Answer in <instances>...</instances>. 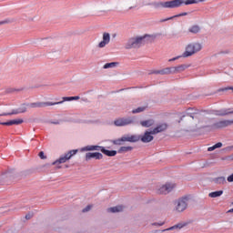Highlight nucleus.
<instances>
[{
    "label": "nucleus",
    "instance_id": "f8f14e48",
    "mask_svg": "<svg viewBox=\"0 0 233 233\" xmlns=\"http://www.w3.org/2000/svg\"><path fill=\"white\" fill-rule=\"evenodd\" d=\"M124 143H137L139 139H141V136L139 135H124Z\"/></svg>",
    "mask_w": 233,
    "mask_h": 233
},
{
    "label": "nucleus",
    "instance_id": "ddd939ff",
    "mask_svg": "<svg viewBox=\"0 0 233 233\" xmlns=\"http://www.w3.org/2000/svg\"><path fill=\"white\" fill-rule=\"evenodd\" d=\"M211 114H213V116H218L220 117H225V116H230V114H233V110L230 111V108H228V109L223 108L220 110H213L211 112Z\"/></svg>",
    "mask_w": 233,
    "mask_h": 233
},
{
    "label": "nucleus",
    "instance_id": "f704fd0d",
    "mask_svg": "<svg viewBox=\"0 0 233 233\" xmlns=\"http://www.w3.org/2000/svg\"><path fill=\"white\" fill-rule=\"evenodd\" d=\"M190 110H192V108H188V109H187V112L186 116H188L189 117H192V119H194V115H195V114H198V113H196V112H190Z\"/></svg>",
    "mask_w": 233,
    "mask_h": 233
},
{
    "label": "nucleus",
    "instance_id": "79ce46f5",
    "mask_svg": "<svg viewBox=\"0 0 233 233\" xmlns=\"http://www.w3.org/2000/svg\"><path fill=\"white\" fill-rule=\"evenodd\" d=\"M215 148H221L223 147V143L218 142L217 144L214 145Z\"/></svg>",
    "mask_w": 233,
    "mask_h": 233
},
{
    "label": "nucleus",
    "instance_id": "49530a36",
    "mask_svg": "<svg viewBox=\"0 0 233 233\" xmlns=\"http://www.w3.org/2000/svg\"><path fill=\"white\" fill-rule=\"evenodd\" d=\"M34 214L28 213L25 215V219H32Z\"/></svg>",
    "mask_w": 233,
    "mask_h": 233
},
{
    "label": "nucleus",
    "instance_id": "4be33fe9",
    "mask_svg": "<svg viewBox=\"0 0 233 233\" xmlns=\"http://www.w3.org/2000/svg\"><path fill=\"white\" fill-rule=\"evenodd\" d=\"M132 150H134V147L127 146V147H121L118 150L117 153L118 154H125L127 152H132Z\"/></svg>",
    "mask_w": 233,
    "mask_h": 233
},
{
    "label": "nucleus",
    "instance_id": "473e14b6",
    "mask_svg": "<svg viewBox=\"0 0 233 233\" xmlns=\"http://www.w3.org/2000/svg\"><path fill=\"white\" fill-rule=\"evenodd\" d=\"M28 104L24 103L21 105V107L18 108V110L20 111V114H25V112H26V106Z\"/></svg>",
    "mask_w": 233,
    "mask_h": 233
},
{
    "label": "nucleus",
    "instance_id": "c9c22d12",
    "mask_svg": "<svg viewBox=\"0 0 233 233\" xmlns=\"http://www.w3.org/2000/svg\"><path fill=\"white\" fill-rule=\"evenodd\" d=\"M160 70H161V76H167V75L170 74L168 67H166V68L160 69Z\"/></svg>",
    "mask_w": 233,
    "mask_h": 233
},
{
    "label": "nucleus",
    "instance_id": "1a4fd4ad",
    "mask_svg": "<svg viewBox=\"0 0 233 233\" xmlns=\"http://www.w3.org/2000/svg\"><path fill=\"white\" fill-rule=\"evenodd\" d=\"M154 135L155 133H152V130L146 131L143 136H140L139 141H142V143H150L154 141Z\"/></svg>",
    "mask_w": 233,
    "mask_h": 233
},
{
    "label": "nucleus",
    "instance_id": "cd10ccee",
    "mask_svg": "<svg viewBox=\"0 0 233 233\" xmlns=\"http://www.w3.org/2000/svg\"><path fill=\"white\" fill-rule=\"evenodd\" d=\"M78 99H80L79 96H64L63 100L58 103H65V101H77Z\"/></svg>",
    "mask_w": 233,
    "mask_h": 233
},
{
    "label": "nucleus",
    "instance_id": "20e7f679",
    "mask_svg": "<svg viewBox=\"0 0 233 233\" xmlns=\"http://www.w3.org/2000/svg\"><path fill=\"white\" fill-rule=\"evenodd\" d=\"M233 125V119L232 120H221L218 122L214 123L211 126H202L201 128H214V129H219V128H227V127H230Z\"/></svg>",
    "mask_w": 233,
    "mask_h": 233
},
{
    "label": "nucleus",
    "instance_id": "dca6fc26",
    "mask_svg": "<svg viewBox=\"0 0 233 233\" xmlns=\"http://www.w3.org/2000/svg\"><path fill=\"white\" fill-rule=\"evenodd\" d=\"M100 152H102V154H105V156H107V157H114L117 156V151L108 150V149L105 148V147H101Z\"/></svg>",
    "mask_w": 233,
    "mask_h": 233
},
{
    "label": "nucleus",
    "instance_id": "aec40b11",
    "mask_svg": "<svg viewBox=\"0 0 233 233\" xmlns=\"http://www.w3.org/2000/svg\"><path fill=\"white\" fill-rule=\"evenodd\" d=\"M185 15H188V13L184 12V13H180V14H178V15H173V16L167 17V18H166V19H161V20L159 21V23H167V21H172V19H176V17H183V16H185Z\"/></svg>",
    "mask_w": 233,
    "mask_h": 233
},
{
    "label": "nucleus",
    "instance_id": "7ed1b4c3",
    "mask_svg": "<svg viewBox=\"0 0 233 233\" xmlns=\"http://www.w3.org/2000/svg\"><path fill=\"white\" fill-rule=\"evenodd\" d=\"M203 48V46L199 43L188 44L186 46V51L182 54V57H190L194 54H198Z\"/></svg>",
    "mask_w": 233,
    "mask_h": 233
},
{
    "label": "nucleus",
    "instance_id": "b1692460",
    "mask_svg": "<svg viewBox=\"0 0 233 233\" xmlns=\"http://www.w3.org/2000/svg\"><path fill=\"white\" fill-rule=\"evenodd\" d=\"M111 143L113 145H116L118 147H121L122 145H125V138L121 137L120 138L111 140Z\"/></svg>",
    "mask_w": 233,
    "mask_h": 233
},
{
    "label": "nucleus",
    "instance_id": "6e6552de",
    "mask_svg": "<svg viewBox=\"0 0 233 233\" xmlns=\"http://www.w3.org/2000/svg\"><path fill=\"white\" fill-rule=\"evenodd\" d=\"M187 207H188V197H183L177 200L176 210L177 212H183L187 210Z\"/></svg>",
    "mask_w": 233,
    "mask_h": 233
},
{
    "label": "nucleus",
    "instance_id": "6e6d98bb",
    "mask_svg": "<svg viewBox=\"0 0 233 233\" xmlns=\"http://www.w3.org/2000/svg\"><path fill=\"white\" fill-rule=\"evenodd\" d=\"M5 122H0V125H3Z\"/></svg>",
    "mask_w": 233,
    "mask_h": 233
},
{
    "label": "nucleus",
    "instance_id": "5fc2aeb1",
    "mask_svg": "<svg viewBox=\"0 0 233 233\" xmlns=\"http://www.w3.org/2000/svg\"><path fill=\"white\" fill-rule=\"evenodd\" d=\"M228 212H233V208L229 209Z\"/></svg>",
    "mask_w": 233,
    "mask_h": 233
},
{
    "label": "nucleus",
    "instance_id": "a18cd8bd",
    "mask_svg": "<svg viewBox=\"0 0 233 233\" xmlns=\"http://www.w3.org/2000/svg\"><path fill=\"white\" fill-rule=\"evenodd\" d=\"M228 183H233V173L228 177Z\"/></svg>",
    "mask_w": 233,
    "mask_h": 233
},
{
    "label": "nucleus",
    "instance_id": "37998d69",
    "mask_svg": "<svg viewBox=\"0 0 233 233\" xmlns=\"http://www.w3.org/2000/svg\"><path fill=\"white\" fill-rule=\"evenodd\" d=\"M8 23H11V21L8 20V19L4 20V21H0V25H8Z\"/></svg>",
    "mask_w": 233,
    "mask_h": 233
},
{
    "label": "nucleus",
    "instance_id": "f3484780",
    "mask_svg": "<svg viewBox=\"0 0 233 233\" xmlns=\"http://www.w3.org/2000/svg\"><path fill=\"white\" fill-rule=\"evenodd\" d=\"M22 123H25V120L18 118L14 120H9L7 122H4L2 125L4 127H12V125H22Z\"/></svg>",
    "mask_w": 233,
    "mask_h": 233
},
{
    "label": "nucleus",
    "instance_id": "5701e85b",
    "mask_svg": "<svg viewBox=\"0 0 233 233\" xmlns=\"http://www.w3.org/2000/svg\"><path fill=\"white\" fill-rule=\"evenodd\" d=\"M17 114H21V111L19 110V108L13 109L12 112L10 113H2L0 114V117H3L5 116H17Z\"/></svg>",
    "mask_w": 233,
    "mask_h": 233
},
{
    "label": "nucleus",
    "instance_id": "7c9ffc66",
    "mask_svg": "<svg viewBox=\"0 0 233 233\" xmlns=\"http://www.w3.org/2000/svg\"><path fill=\"white\" fill-rule=\"evenodd\" d=\"M121 210H123V208L121 206H116L108 208V212H112L113 214H116V212H121Z\"/></svg>",
    "mask_w": 233,
    "mask_h": 233
},
{
    "label": "nucleus",
    "instance_id": "f257e3e1",
    "mask_svg": "<svg viewBox=\"0 0 233 233\" xmlns=\"http://www.w3.org/2000/svg\"><path fill=\"white\" fill-rule=\"evenodd\" d=\"M207 0H171V1H166V2H153L149 3V6H154L157 10L159 8H180V6L186 5L188 6V5H198V3H205Z\"/></svg>",
    "mask_w": 233,
    "mask_h": 233
},
{
    "label": "nucleus",
    "instance_id": "c85d7f7f",
    "mask_svg": "<svg viewBox=\"0 0 233 233\" xmlns=\"http://www.w3.org/2000/svg\"><path fill=\"white\" fill-rule=\"evenodd\" d=\"M220 196H223V190L213 191L208 194L209 198H220Z\"/></svg>",
    "mask_w": 233,
    "mask_h": 233
},
{
    "label": "nucleus",
    "instance_id": "603ef678",
    "mask_svg": "<svg viewBox=\"0 0 233 233\" xmlns=\"http://www.w3.org/2000/svg\"><path fill=\"white\" fill-rule=\"evenodd\" d=\"M232 148H233V146L232 147H226V150H232Z\"/></svg>",
    "mask_w": 233,
    "mask_h": 233
},
{
    "label": "nucleus",
    "instance_id": "393cba45",
    "mask_svg": "<svg viewBox=\"0 0 233 233\" xmlns=\"http://www.w3.org/2000/svg\"><path fill=\"white\" fill-rule=\"evenodd\" d=\"M188 68V65L182 64L178 66H176L177 74H181V72H185Z\"/></svg>",
    "mask_w": 233,
    "mask_h": 233
},
{
    "label": "nucleus",
    "instance_id": "3c124183",
    "mask_svg": "<svg viewBox=\"0 0 233 233\" xmlns=\"http://www.w3.org/2000/svg\"><path fill=\"white\" fill-rule=\"evenodd\" d=\"M220 54H230V51H228V50L221 51Z\"/></svg>",
    "mask_w": 233,
    "mask_h": 233
},
{
    "label": "nucleus",
    "instance_id": "e433bc0d",
    "mask_svg": "<svg viewBox=\"0 0 233 233\" xmlns=\"http://www.w3.org/2000/svg\"><path fill=\"white\" fill-rule=\"evenodd\" d=\"M92 210V205H87L85 208L82 209V212L85 214L86 212H90Z\"/></svg>",
    "mask_w": 233,
    "mask_h": 233
},
{
    "label": "nucleus",
    "instance_id": "ea45409f",
    "mask_svg": "<svg viewBox=\"0 0 233 233\" xmlns=\"http://www.w3.org/2000/svg\"><path fill=\"white\" fill-rule=\"evenodd\" d=\"M38 156H39L40 159H46V156H45V152H43V151H40L38 153Z\"/></svg>",
    "mask_w": 233,
    "mask_h": 233
},
{
    "label": "nucleus",
    "instance_id": "72a5a7b5",
    "mask_svg": "<svg viewBox=\"0 0 233 233\" xmlns=\"http://www.w3.org/2000/svg\"><path fill=\"white\" fill-rule=\"evenodd\" d=\"M228 90H231L232 93H233V87H230V86H228V87H224V88H219V89L218 90V92H228Z\"/></svg>",
    "mask_w": 233,
    "mask_h": 233
},
{
    "label": "nucleus",
    "instance_id": "09e8293b",
    "mask_svg": "<svg viewBox=\"0 0 233 233\" xmlns=\"http://www.w3.org/2000/svg\"><path fill=\"white\" fill-rule=\"evenodd\" d=\"M152 74H159L161 76V70H155L152 72Z\"/></svg>",
    "mask_w": 233,
    "mask_h": 233
},
{
    "label": "nucleus",
    "instance_id": "0eeeda50",
    "mask_svg": "<svg viewBox=\"0 0 233 233\" xmlns=\"http://www.w3.org/2000/svg\"><path fill=\"white\" fill-rule=\"evenodd\" d=\"M77 149H73L66 153L64 156L60 157L59 159H56L52 163V165H61L62 163H66L69 159L72 158L73 156L77 154Z\"/></svg>",
    "mask_w": 233,
    "mask_h": 233
},
{
    "label": "nucleus",
    "instance_id": "a211bd4d",
    "mask_svg": "<svg viewBox=\"0 0 233 233\" xmlns=\"http://www.w3.org/2000/svg\"><path fill=\"white\" fill-rule=\"evenodd\" d=\"M184 227H187V223H178L170 228L163 229L162 232H168L169 230H181V228H183Z\"/></svg>",
    "mask_w": 233,
    "mask_h": 233
},
{
    "label": "nucleus",
    "instance_id": "2f4dec72",
    "mask_svg": "<svg viewBox=\"0 0 233 233\" xmlns=\"http://www.w3.org/2000/svg\"><path fill=\"white\" fill-rule=\"evenodd\" d=\"M147 110V106H140L132 110V114H141V112H145Z\"/></svg>",
    "mask_w": 233,
    "mask_h": 233
},
{
    "label": "nucleus",
    "instance_id": "de8ad7c7",
    "mask_svg": "<svg viewBox=\"0 0 233 233\" xmlns=\"http://www.w3.org/2000/svg\"><path fill=\"white\" fill-rule=\"evenodd\" d=\"M214 150H216V147L215 146H212V147L208 148V152H214Z\"/></svg>",
    "mask_w": 233,
    "mask_h": 233
},
{
    "label": "nucleus",
    "instance_id": "412c9836",
    "mask_svg": "<svg viewBox=\"0 0 233 233\" xmlns=\"http://www.w3.org/2000/svg\"><path fill=\"white\" fill-rule=\"evenodd\" d=\"M213 183H215V185H225L227 178H225V177H215L213 178Z\"/></svg>",
    "mask_w": 233,
    "mask_h": 233
},
{
    "label": "nucleus",
    "instance_id": "39448f33",
    "mask_svg": "<svg viewBox=\"0 0 233 233\" xmlns=\"http://www.w3.org/2000/svg\"><path fill=\"white\" fill-rule=\"evenodd\" d=\"M136 116L122 117L114 121L116 127H127V125H135Z\"/></svg>",
    "mask_w": 233,
    "mask_h": 233
},
{
    "label": "nucleus",
    "instance_id": "864d4df0",
    "mask_svg": "<svg viewBox=\"0 0 233 233\" xmlns=\"http://www.w3.org/2000/svg\"><path fill=\"white\" fill-rule=\"evenodd\" d=\"M183 117H185V116H181L180 121H183Z\"/></svg>",
    "mask_w": 233,
    "mask_h": 233
},
{
    "label": "nucleus",
    "instance_id": "f03ea898",
    "mask_svg": "<svg viewBox=\"0 0 233 233\" xmlns=\"http://www.w3.org/2000/svg\"><path fill=\"white\" fill-rule=\"evenodd\" d=\"M156 39V35H145L143 36L131 37L125 45L126 50H132V48H141V45L145 43H152Z\"/></svg>",
    "mask_w": 233,
    "mask_h": 233
},
{
    "label": "nucleus",
    "instance_id": "4d7b16f0",
    "mask_svg": "<svg viewBox=\"0 0 233 233\" xmlns=\"http://www.w3.org/2000/svg\"><path fill=\"white\" fill-rule=\"evenodd\" d=\"M57 168H61V166H58Z\"/></svg>",
    "mask_w": 233,
    "mask_h": 233
},
{
    "label": "nucleus",
    "instance_id": "9b49d317",
    "mask_svg": "<svg viewBox=\"0 0 233 233\" xmlns=\"http://www.w3.org/2000/svg\"><path fill=\"white\" fill-rule=\"evenodd\" d=\"M174 188H176V185L170 183L165 184L158 189V194H170V191L174 190Z\"/></svg>",
    "mask_w": 233,
    "mask_h": 233
},
{
    "label": "nucleus",
    "instance_id": "c756f323",
    "mask_svg": "<svg viewBox=\"0 0 233 233\" xmlns=\"http://www.w3.org/2000/svg\"><path fill=\"white\" fill-rule=\"evenodd\" d=\"M140 124L146 128H148L152 127V125H154V120H144V121H141Z\"/></svg>",
    "mask_w": 233,
    "mask_h": 233
},
{
    "label": "nucleus",
    "instance_id": "13d9d810",
    "mask_svg": "<svg viewBox=\"0 0 233 233\" xmlns=\"http://www.w3.org/2000/svg\"><path fill=\"white\" fill-rule=\"evenodd\" d=\"M0 185H3V184L0 182Z\"/></svg>",
    "mask_w": 233,
    "mask_h": 233
},
{
    "label": "nucleus",
    "instance_id": "6ab92c4d",
    "mask_svg": "<svg viewBox=\"0 0 233 233\" xmlns=\"http://www.w3.org/2000/svg\"><path fill=\"white\" fill-rule=\"evenodd\" d=\"M167 127L168 126L167 124H160L152 130V134L156 135V134H159V132H165V130H167Z\"/></svg>",
    "mask_w": 233,
    "mask_h": 233
},
{
    "label": "nucleus",
    "instance_id": "8fccbe9b",
    "mask_svg": "<svg viewBox=\"0 0 233 233\" xmlns=\"http://www.w3.org/2000/svg\"><path fill=\"white\" fill-rule=\"evenodd\" d=\"M228 161H233V154L228 157Z\"/></svg>",
    "mask_w": 233,
    "mask_h": 233
},
{
    "label": "nucleus",
    "instance_id": "4468645a",
    "mask_svg": "<svg viewBox=\"0 0 233 233\" xmlns=\"http://www.w3.org/2000/svg\"><path fill=\"white\" fill-rule=\"evenodd\" d=\"M110 43V34L104 33L103 34V40L98 44L99 48H105L106 45Z\"/></svg>",
    "mask_w": 233,
    "mask_h": 233
},
{
    "label": "nucleus",
    "instance_id": "423d86ee",
    "mask_svg": "<svg viewBox=\"0 0 233 233\" xmlns=\"http://www.w3.org/2000/svg\"><path fill=\"white\" fill-rule=\"evenodd\" d=\"M56 105H63V102H34L27 103L29 108H45L46 106H54Z\"/></svg>",
    "mask_w": 233,
    "mask_h": 233
},
{
    "label": "nucleus",
    "instance_id": "a19ab883",
    "mask_svg": "<svg viewBox=\"0 0 233 233\" xmlns=\"http://www.w3.org/2000/svg\"><path fill=\"white\" fill-rule=\"evenodd\" d=\"M183 57V56H176V57H173V58H170L168 60L169 63H172V61H177V59Z\"/></svg>",
    "mask_w": 233,
    "mask_h": 233
},
{
    "label": "nucleus",
    "instance_id": "a878e982",
    "mask_svg": "<svg viewBox=\"0 0 233 233\" xmlns=\"http://www.w3.org/2000/svg\"><path fill=\"white\" fill-rule=\"evenodd\" d=\"M201 30V27H199V25H192L189 29L188 32H190L191 34H199Z\"/></svg>",
    "mask_w": 233,
    "mask_h": 233
},
{
    "label": "nucleus",
    "instance_id": "58836bf2",
    "mask_svg": "<svg viewBox=\"0 0 233 233\" xmlns=\"http://www.w3.org/2000/svg\"><path fill=\"white\" fill-rule=\"evenodd\" d=\"M153 227H163L165 225V222H154Z\"/></svg>",
    "mask_w": 233,
    "mask_h": 233
},
{
    "label": "nucleus",
    "instance_id": "2eb2a0df",
    "mask_svg": "<svg viewBox=\"0 0 233 233\" xmlns=\"http://www.w3.org/2000/svg\"><path fill=\"white\" fill-rule=\"evenodd\" d=\"M103 146H86L81 148V152H92L96 150L97 152H101V148Z\"/></svg>",
    "mask_w": 233,
    "mask_h": 233
},
{
    "label": "nucleus",
    "instance_id": "9d476101",
    "mask_svg": "<svg viewBox=\"0 0 233 233\" xmlns=\"http://www.w3.org/2000/svg\"><path fill=\"white\" fill-rule=\"evenodd\" d=\"M85 159L86 161H90L92 159H103V154H101L100 152H87L86 153Z\"/></svg>",
    "mask_w": 233,
    "mask_h": 233
},
{
    "label": "nucleus",
    "instance_id": "4c0bfd02",
    "mask_svg": "<svg viewBox=\"0 0 233 233\" xmlns=\"http://www.w3.org/2000/svg\"><path fill=\"white\" fill-rule=\"evenodd\" d=\"M168 68H169V74H177L176 66H171V67H168Z\"/></svg>",
    "mask_w": 233,
    "mask_h": 233
},
{
    "label": "nucleus",
    "instance_id": "c03bdc74",
    "mask_svg": "<svg viewBox=\"0 0 233 233\" xmlns=\"http://www.w3.org/2000/svg\"><path fill=\"white\" fill-rule=\"evenodd\" d=\"M61 123H63V120H56L51 122L52 125H60Z\"/></svg>",
    "mask_w": 233,
    "mask_h": 233
},
{
    "label": "nucleus",
    "instance_id": "bb28decb",
    "mask_svg": "<svg viewBox=\"0 0 233 233\" xmlns=\"http://www.w3.org/2000/svg\"><path fill=\"white\" fill-rule=\"evenodd\" d=\"M117 65H119L118 62L106 63V65H104L103 68L105 70H106L108 68H116V66H117Z\"/></svg>",
    "mask_w": 233,
    "mask_h": 233
}]
</instances>
